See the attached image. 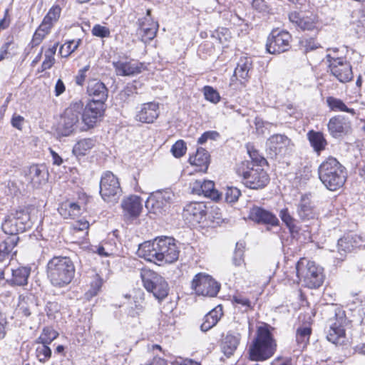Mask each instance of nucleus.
<instances>
[{"label": "nucleus", "mask_w": 365, "mask_h": 365, "mask_svg": "<svg viewBox=\"0 0 365 365\" xmlns=\"http://www.w3.org/2000/svg\"><path fill=\"white\" fill-rule=\"evenodd\" d=\"M180 250L174 238L161 236L153 241H146L140 245L138 255L147 261L159 265L173 263L178 260Z\"/></svg>", "instance_id": "1"}, {"label": "nucleus", "mask_w": 365, "mask_h": 365, "mask_svg": "<svg viewBox=\"0 0 365 365\" xmlns=\"http://www.w3.org/2000/svg\"><path fill=\"white\" fill-rule=\"evenodd\" d=\"M272 329V328L267 324L257 328L256 336L248 348L250 360L264 361L274 354L277 343L271 331Z\"/></svg>", "instance_id": "2"}, {"label": "nucleus", "mask_w": 365, "mask_h": 365, "mask_svg": "<svg viewBox=\"0 0 365 365\" xmlns=\"http://www.w3.org/2000/svg\"><path fill=\"white\" fill-rule=\"evenodd\" d=\"M75 266L71 258L63 256L52 257L46 265V274L51 284L57 288L68 286L75 275Z\"/></svg>", "instance_id": "3"}, {"label": "nucleus", "mask_w": 365, "mask_h": 365, "mask_svg": "<svg viewBox=\"0 0 365 365\" xmlns=\"http://www.w3.org/2000/svg\"><path fill=\"white\" fill-rule=\"evenodd\" d=\"M319 178L331 191L341 187L346 180V168L334 158L330 157L323 161L318 169Z\"/></svg>", "instance_id": "4"}, {"label": "nucleus", "mask_w": 365, "mask_h": 365, "mask_svg": "<svg viewBox=\"0 0 365 365\" xmlns=\"http://www.w3.org/2000/svg\"><path fill=\"white\" fill-rule=\"evenodd\" d=\"M235 171L241 182L250 189H262L269 182L267 172L260 166L253 165V163L241 162L237 165Z\"/></svg>", "instance_id": "5"}, {"label": "nucleus", "mask_w": 365, "mask_h": 365, "mask_svg": "<svg viewBox=\"0 0 365 365\" xmlns=\"http://www.w3.org/2000/svg\"><path fill=\"white\" fill-rule=\"evenodd\" d=\"M296 273L304 286L310 289L319 287L324 280V269L304 257L296 264Z\"/></svg>", "instance_id": "6"}, {"label": "nucleus", "mask_w": 365, "mask_h": 365, "mask_svg": "<svg viewBox=\"0 0 365 365\" xmlns=\"http://www.w3.org/2000/svg\"><path fill=\"white\" fill-rule=\"evenodd\" d=\"M83 110V103L81 100L72 101L70 106L64 110L58 124V133L62 136H68L76 130H80L82 123L81 113Z\"/></svg>", "instance_id": "7"}, {"label": "nucleus", "mask_w": 365, "mask_h": 365, "mask_svg": "<svg viewBox=\"0 0 365 365\" xmlns=\"http://www.w3.org/2000/svg\"><path fill=\"white\" fill-rule=\"evenodd\" d=\"M140 277L145 289L158 301L168 296V284L160 274L150 269H144L141 271Z\"/></svg>", "instance_id": "8"}, {"label": "nucleus", "mask_w": 365, "mask_h": 365, "mask_svg": "<svg viewBox=\"0 0 365 365\" xmlns=\"http://www.w3.org/2000/svg\"><path fill=\"white\" fill-rule=\"evenodd\" d=\"M32 226L30 215L24 210H16L5 217L1 224V228L4 233L11 235H16L19 232H24Z\"/></svg>", "instance_id": "9"}, {"label": "nucleus", "mask_w": 365, "mask_h": 365, "mask_svg": "<svg viewBox=\"0 0 365 365\" xmlns=\"http://www.w3.org/2000/svg\"><path fill=\"white\" fill-rule=\"evenodd\" d=\"M100 195L102 199L110 203H115L122 195L118 178L111 172H105L100 181Z\"/></svg>", "instance_id": "10"}, {"label": "nucleus", "mask_w": 365, "mask_h": 365, "mask_svg": "<svg viewBox=\"0 0 365 365\" xmlns=\"http://www.w3.org/2000/svg\"><path fill=\"white\" fill-rule=\"evenodd\" d=\"M293 148V143L284 135H273L267 141V152L272 158H282L289 155Z\"/></svg>", "instance_id": "11"}, {"label": "nucleus", "mask_w": 365, "mask_h": 365, "mask_svg": "<svg viewBox=\"0 0 365 365\" xmlns=\"http://www.w3.org/2000/svg\"><path fill=\"white\" fill-rule=\"evenodd\" d=\"M191 288L197 295L212 297L218 293L220 285L211 276L198 273L192 280Z\"/></svg>", "instance_id": "12"}, {"label": "nucleus", "mask_w": 365, "mask_h": 365, "mask_svg": "<svg viewBox=\"0 0 365 365\" xmlns=\"http://www.w3.org/2000/svg\"><path fill=\"white\" fill-rule=\"evenodd\" d=\"M291 35L285 31L273 30L268 36L266 48L269 53L277 54L287 51L290 48Z\"/></svg>", "instance_id": "13"}, {"label": "nucleus", "mask_w": 365, "mask_h": 365, "mask_svg": "<svg viewBox=\"0 0 365 365\" xmlns=\"http://www.w3.org/2000/svg\"><path fill=\"white\" fill-rule=\"evenodd\" d=\"M207 207L203 202H190L185 205L182 211L184 220L191 226L203 222L206 220Z\"/></svg>", "instance_id": "14"}, {"label": "nucleus", "mask_w": 365, "mask_h": 365, "mask_svg": "<svg viewBox=\"0 0 365 365\" xmlns=\"http://www.w3.org/2000/svg\"><path fill=\"white\" fill-rule=\"evenodd\" d=\"M105 110V105H98V103L90 102L81 113V120L83 125L80 130H86L93 128L98 119L103 116Z\"/></svg>", "instance_id": "15"}, {"label": "nucleus", "mask_w": 365, "mask_h": 365, "mask_svg": "<svg viewBox=\"0 0 365 365\" xmlns=\"http://www.w3.org/2000/svg\"><path fill=\"white\" fill-rule=\"evenodd\" d=\"M138 34L143 41L147 42L155 37L159 25L152 18L151 9H147L145 16L138 19Z\"/></svg>", "instance_id": "16"}, {"label": "nucleus", "mask_w": 365, "mask_h": 365, "mask_svg": "<svg viewBox=\"0 0 365 365\" xmlns=\"http://www.w3.org/2000/svg\"><path fill=\"white\" fill-rule=\"evenodd\" d=\"M25 181L32 188H38L45 184L48 178V173L43 164L32 165L25 170Z\"/></svg>", "instance_id": "17"}, {"label": "nucleus", "mask_w": 365, "mask_h": 365, "mask_svg": "<svg viewBox=\"0 0 365 365\" xmlns=\"http://www.w3.org/2000/svg\"><path fill=\"white\" fill-rule=\"evenodd\" d=\"M160 115L159 103L151 101L136 107L135 119L142 123H153Z\"/></svg>", "instance_id": "18"}, {"label": "nucleus", "mask_w": 365, "mask_h": 365, "mask_svg": "<svg viewBox=\"0 0 365 365\" xmlns=\"http://www.w3.org/2000/svg\"><path fill=\"white\" fill-rule=\"evenodd\" d=\"M346 319L344 314H336V319L329 325L327 332V339L329 341L336 345H341L345 342L346 333L344 327Z\"/></svg>", "instance_id": "19"}, {"label": "nucleus", "mask_w": 365, "mask_h": 365, "mask_svg": "<svg viewBox=\"0 0 365 365\" xmlns=\"http://www.w3.org/2000/svg\"><path fill=\"white\" fill-rule=\"evenodd\" d=\"M327 128L329 134L336 138L351 132V122L343 115H336L329 119Z\"/></svg>", "instance_id": "20"}, {"label": "nucleus", "mask_w": 365, "mask_h": 365, "mask_svg": "<svg viewBox=\"0 0 365 365\" xmlns=\"http://www.w3.org/2000/svg\"><path fill=\"white\" fill-rule=\"evenodd\" d=\"M249 218L257 224L272 227L279 225V220L274 213L259 206H253L250 208Z\"/></svg>", "instance_id": "21"}, {"label": "nucleus", "mask_w": 365, "mask_h": 365, "mask_svg": "<svg viewBox=\"0 0 365 365\" xmlns=\"http://www.w3.org/2000/svg\"><path fill=\"white\" fill-rule=\"evenodd\" d=\"M328 66L331 75L339 82L345 83L352 80V67L346 58L339 61L335 60L334 63Z\"/></svg>", "instance_id": "22"}, {"label": "nucleus", "mask_w": 365, "mask_h": 365, "mask_svg": "<svg viewBox=\"0 0 365 365\" xmlns=\"http://www.w3.org/2000/svg\"><path fill=\"white\" fill-rule=\"evenodd\" d=\"M87 94L91 98V102L105 105L108 96V90L106 85L97 79L90 80L87 86Z\"/></svg>", "instance_id": "23"}, {"label": "nucleus", "mask_w": 365, "mask_h": 365, "mask_svg": "<svg viewBox=\"0 0 365 365\" xmlns=\"http://www.w3.org/2000/svg\"><path fill=\"white\" fill-rule=\"evenodd\" d=\"M192 193L204 195L212 200H217L220 197V192L215 188V184L211 180H195L191 184Z\"/></svg>", "instance_id": "24"}, {"label": "nucleus", "mask_w": 365, "mask_h": 365, "mask_svg": "<svg viewBox=\"0 0 365 365\" xmlns=\"http://www.w3.org/2000/svg\"><path fill=\"white\" fill-rule=\"evenodd\" d=\"M117 76H131L142 72L143 64L136 61H117L112 63Z\"/></svg>", "instance_id": "25"}, {"label": "nucleus", "mask_w": 365, "mask_h": 365, "mask_svg": "<svg viewBox=\"0 0 365 365\" xmlns=\"http://www.w3.org/2000/svg\"><path fill=\"white\" fill-rule=\"evenodd\" d=\"M19 240V236H8L3 242L0 243V263L6 265L9 263L13 256L16 255V250H14Z\"/></svg>", "instance_id": "26"}, {"label": "nucleus", "mask_w": 365, "mask_h": 365, "mask_svg": "<svg viewBox=\"0 0 365 365\" xmlns=\"http://www.w3.org/2000/svg\"><path fill=\"white\" fill-rule=\"evenodd\" d=\"M297 211L298 216L303 221L309 220L317 217L316 207L311 200L310 195H302Z\"/></svg>", "instance_id": "27"}, {"label": "nucleus", "mask_w": 365, "mask_h": 365, "mask_svg": "<svg viewBox=\"0 0 365 365\" xmlns=\"http://www.w3.org/2000/svg\"><path fill=\"white\" fill-rule=\"evenodd\" d=\"M31 274V267L20 266L11 269V277L7 279L6 282L11 287H24L28 284L29 277Z\"/></svg>", "instance_id": "28"}, {"label": "nucleus", "mask_w": 365, "mask_h": 365, "mask_svg": "<svg viewBox=\"0 0 365 365\" xmlns=\"http://www.w3.org/2000/svg\"><path fill=\"white\" fill-rule=\"evenodd\" d=\"M241 340V334L235 331H229L223 337L221 349L224 354L230 357L236 351Z\"/></svg>", "instance_id": "29"}, {"label": "nucleus", "mask_w": 365, "mask_h": 365, "mask_svg": "<svg viewBox=\"0 0 365 365\" xmlns=\"http://www.w3.org/2000/svg\"><path fill=\"white\" fill-rule=\"evenodd\" d=\"M171 192L168 191L157 192L149 197L146 207H151L154 212H160L171 200Z\"/></svg>", "instance_id": "30"}, {"label": "nucleus", "mask_w": 365, "mask_h": 365, "mask_svg": "<svg viewBox=\"0 0 365 365\" xmlns=\"http://www.w3.org/2000/svg\"><path fill=\"white\" fill-rule=\"evenodd\" d=\"M121 207L125 215L136 218L142 210L140 198L135 195H131L122 201Z\"/></svg>", "instance_id": "31"}, {"label": "nucleus", "mask_w": 365, "mask_h": 365, "mask_svg": "<svg viewBox=\"0 0 365 365\" xmlns=\"http://www.w3.org/2000/svg\"><path fill=\"white\" fill-rule=\"evenodd\" d=\"M289 20L296 29L302 31H312L315 28V22L312 17L303 16L301 13L292 11L289 14Z\"/></svg>", "instance_id": "32"}, {"label": "nucleus", "mask_w": 365, "mask_h": 365, "mask_svg": "<svg viewBox=\"0 0 365 365\" xmlns=\"http://www.w3.org/2000/svg\"><path fill=\"white\" fill-rule=\"evenodd\" d=\"M189 162L191 165L198 168L196 169L197 171L205 173L210 163V155L205 149L199 148L197 149L196 153L190 157Z\"/></svg>", "instance_id": "33"}, {"label": "nucleus", "mask_w": 365, "mask_h": 365, "mask_svg": "<svg viewBox=\"0 0 365 365\" xmlns=\"http://www.w3.org/2000/svg\"><path fill=\"white\" fill-rule=\"evenodd\" d=\"M361 237L355 234H350L344 236L338 240V250L341 255V252L344 253L351 252L354 248L359 247Z\"/></svg>", "instance_id": "34"}, {"label": "nucleus", "mask_w": 365, "mask_h": 365, "mask_svg": "<svg viewBox=\"0 0 365 365\" xmlns=\"http://www.w3.org/2000/svg\"><path fill=\"white\" fill-rule=\"evenodd\" d=\"M222 316V307L218 306L207 313L203 319V322L200 326L202 331L205 332L217 324L221 317Z\"/></svg>", "instance_id": "35"}, {"label": "nucleus", "mask_w": 365, "mask_h": 365, "mask_svg": "<svg viewBox=\"0 0 365 365\" xmlns=\"http://www.w3.org/2000/svg\"><path fill=\"white\" fill-rule=\"evenodd\" d=\"M36 299L31 294L20 295L19 297L18 311L24 317H29L33 309L36 306Z\"/></svg>", "instance_id": "36"}, {"label": "nucleus", "mask_w": 365, "mask_h": 365, "mask_svg": "<svg viewBox=\"0 0 365 365\" xmlns=\"http://www.w3.org/2000/svg\"><path fill=\"white\" fill-rule=\"evenodd\" d=\"M326 103L331 111L346 112L351 114L352 116L357 115L356 110L349 108L340 98H337L334 96H329L326 98Z\"/></svg>", "instance_id": "37"}, {"label": "nucleus", "mask_w": 365, "mask_h": 365, "mask_svg": "<svg viewBox=\"0 0 365 365\" xmlns=\"http://www.w3.org/2000/svg\"><path fill=\"white\" fill-rule=\"evenodd\" d=\"M307 138L314 150L319 154L327 145V140L321 132L310 130L307 133Z\"/></svg>", "instance_id": "38"}, {"label": "nucleus", "mask_w": 365, "mask_h": 365, "mask_svg": "<svg viewBox=\"0 0 365 365\" xmlns=\"http://www.w3.org/2000/svg\"><path fill=\"white\" fill-rule=\"evenodd\" d=\"M96 140L94 138H83L78 140L73 146V153L78 156H84L96 145Z\"/></svg>", "instance_id": "39"}, {"label": "nucleus", "mask_w": 365, "mask_h": 365, "mask_svg": "<svg viewBox=\"0 0 365 365\" xmlns=\"http://www.w3.org/2000/svg\"><path fill=\"white\" fill-rule=\"evenodd\" d=\"M61 10L59 5H53L44 16L41 24L51 30L53 25L58 21Z\"/></svg>", "instance_id": "40"}, {"label": "nucleus", "mask_w": 365, "mask_h": 365, "mask_svg": "<svg viewBox=\"0 0 365 365\" xmlns=\"http://www.w3.org/2000/svg\"><path fill=\"white\" fill-rule=\"evenodd\" d=\"M252 66V62L249 58H241L237 63V67L235 69L234 75L237 78L242 80L246 79L248 76V73Z\"/></svg>", "instance_id": "41"}, {"label": "nucleus", "mask_w": 365, "mask_h": 365, "mask_svg": "<svg viewBox=\"0 0 365 365\" xmlns=\"http://www.w3.org/2000/svg\"><path fill=\"white\" fill-rule=\"evenodd\" d=\"M279 216L290 232H298L296 220L291 215L287 208H283L279 211Z\"/></svg>", "instance_id": "42"}, {"label": "nucleus", "mask_w": 365, "mask_h": 365, "mask_svg": "<svg viewBox=\"0 0 365 365\" xmlns=\"http://www.w3.org/2000/svg\"><path fill=\"white\" fill-rule=\"evenodd\" d=\"M58 336V333L51 327H46L43 329L41 335L37 338V344H50Z\"/></svg>", "instance_id": "43"}, {"label": "nucleus", "mask_w": 365, "mask_h": 365, "mask_svg": "<svg viewBox=\"0 0 365 365\" xmlns=\"http://www.w3.org/2000/svg\"><path fill=\"white\" fill-rule=\"evenodd\" d=\"M312 334L310 327H299L296 332V341L300 348H304L309 343V337Z\"/></svg>", "instance_id": "44"}, {"label": "nucleus", "mask_w": 365, "mask_h": 365, "mask_svg": "<svg viewBox=\"0 0 365 365\" xmlns=\"http://www.w3.org/2000/svg\"><path fill=\"white\" fill-rule=\"evenodd\" d=\"M80 206L77 203L71 202L68 205H65V207L61 206L58 209V212L64 218H74L80 214Z\"/></svg>", "instance_id": "45"}, {"label": "nucleus", "mask_w": 365, "mask_h": 365, "mask_svg": "<svg viewBox=\"0 0 365 365\" xmlns=\"http://www.w3.org/2000/svg\"><path fill=\"white\" fill-rule=\"evenodd\" d=\"M48 344H41L36 349V356L41 363H46L51 357L52 351Z\"/></svg>", "instance_id": "46"}, {"label": "nucleus", "mask_w": 365, "mask_h": 365, "mask_svg": "<svg viewBox=\"0 0 365 365\" xmlns=\"http://www.w3.org/2000/svg\"><path fill=\"white\" fill-rule=\"evenodd\" d=\"M81 43V40L78 41L72 40L66 43L64 45L61 46L59 50V53L62 57H68L73 52H74Z\"/></svg>", "instance_id": "47"}, {"label": "nucleus", "mask_w": 365, "mask_h": 365, "mask_svg": "<svg viewBox=\"0 0 365 365\" xmlns=\"http://www.w3.org/2000/svg\"><path fill=\"white\" fill-rule=\"evenodd\" d=\"M50 31L51 30L49 29L41 24L33 36L31 41L32 46H36L40 44L42 40L50 33Z\"/></svg>", "instance_id": "48"}, {"label": "nucleus", "mask_w": 365, "mask_h": 365, "mask_svg": "<svg viewBox=\"0 0 365 365\" xmlns=\"http://www.w3.org/2000/svg\"><path fill=\"white\" fill-rule=\"evenodd\" d=\"M248 153L251 158V161L245 160V162L253 163V165H255V166H260V168L267 163L266 159L253 147L248 148Z\"/></svg>", "instance_id": "49"}, {"label": "nucleus", "mask_w": 365, "mask_h": 365, "mask_svg": "<svg viewBox=\"0 0 365 365\" xmlns=\"http://www.w3.org/2000/svg\"><path fill=\"white\" fill-rule=\"evenodd\" d=\"M244 251L245 244L243 242H237L232 258V262L235 266L238 267L244 264Z\"/></svg>", "instance_id": "50"}, {"label": "nucleus", "mask_w": 365, "mask_h": 365, "mask_svg": "<svg viewBox=\"0 0 365 365\" xmlns=\"http://www.w3.org/2000/svg\"><path fill=\"white\" fill-rule=\"evenodd\" d=\"M203 93L205 98L212 103L216 104L220 101V96L219 93L212 86H205L203 88Z\"/></svg>", "instance_id": "51"}, {"label": "nucleus", "mask_w": 365, "mask_h": 365, "mask_svg": "<svg viewBox=\"0 0 365 365\" xmlns=\"http://www.w3.org/2000/svg\"><path fill=\"white\" fill-rule=\"evenodd\" d=\"M136 88L133 86H126L123 89L117 96V99L120 101L121 103H128L130 101L131 97L134 94H136Z\"/></svg>", "instance_id": "52"}, {"label": "nucleus", "mask_w": 365, "mask_h": 365, "mask_svg": "<svg viewBox=\"0 0 365 365\" xmlns=\"http://www.w3.org/2000/svg\"><path fill=\"white\" fill-rule=\"evenodd\" d=\"M240 195L241 192L238 188L235 187H227L225 190V198L226 202L233 203L237 201Z\"/></svg>", "instance_id": "53"}, {"label": "nucleus", "mask_w": 365, "mask_h": 365, "mask_svg": "<svg viewBox=\"0 0 365 365\" xmlns=\"http://www.w3.org/2000/svg\"><path fill=\"white\" fill-rule=\"evenodd\" d=\"M144 294L141 293L139 295V297H136L134 300L135 306L132 307V311L130 312V315L135 317V315H139L144 310Z\"/></svg>", "instance_id": "54"}, {"label": "nucleus", "mask_w": 365, "mask_h": 365, "mask_svg": "<svg viewBox=\"0 0 365 365\" xmlns=\"http://www.w3.org/2000/svg\"><path fill=\"white\" fill-rule=\"evenodd\" d=\"M187 148L182 140H178L171 148V152L175 158H180L185 154Z\"/></svg>", "instance_id": "55"}, {"label": "nucleus", "mask_w": 365, "mask_h": 365, "mask_svg": "<svg viewBox=\"0 0 365 365\" xmlns=\"http://www.w3.org/2000/svg\"><path fill=\"white\" fill-rule=\"evenodd\" d=\"M91 33L93 36L100 37V38H106L109 37L110 32L108 28L101 26L100 24H96L92 30Z\"/></svg>", "instance_id": "56"}, {"label": "nucleus", "mask_w": 365, "mask_h": 365, "mask_svg": "<svg viewBox=\"0 0 365 365\" xmlns=\"http://www.w3.org/2000/svg\"><path fill=\"white\" fill-rule=\"evenodd\" d=\"M103 284V280L98 276H96L91 283V289L88 290V294L91 297L96 296L100 291Z\"/></svg>", "instance_id": "57"}, {"label": "nucleus", "mask_w": 365, "mask_h": 365, "mask_svg": "<svg viewBox=\"0 0 365 365\" xmlns=\"http://www.w3.org/2000/svg\"><path fill=\"white\" fill-rule=\"evenodd\" d=\"M252 7L260 13L269 12V6L264 0H252Z\"/></svg>", "instance_id": "58"}, {"label": "nucleus", "mask_w": 365, "mask_h": 365, "mask_svg": "<svg viewBox=\"0 0 365 365\" xmlns=\"http://www.w3.org/2000/svg\"><path fill=\"white\" fill-rule=\"evenodd\" d=\"M329 53H327L326 56L329 65H331V63H334L335 60L339 61L346 58V57L339 56V49L337 48L329 49Z\"/></svg>", "instance_id": "59"}, {"label": "nucleus", "mask_w": 365, "mask_h": 365, "mask_svg": "<svg viewBox=\"0 0 365 365\" xmlns=\"http://www.w3.org/2000/svg\"><path fill=\"white\" fill-rule=\"evenodd\" d=\"M46 314L50 318H54L55 314L59 311V304L56 302H48L45 308Z\"/></svg>", "instance_id": "60"}, {"label": "nucleus", "mask_w": 365, "mask_h": 365, "mask_svg": "<svg viewBox=\"0 0 365 365\" xmlns=\"http://www.w3.org/2000/svg\"><path fill=\"white\" fill-rule=\"evenodd\" d=\"M89 68L90 66L87 65L78 71V73L76 76V83L77 85L83 86L86 77V73L88 71Z\"/></svg>", "instance_id": "61"}, {"label": "nucleus", "mask_w": 365, "mask_h": 365, "mask_svg": "<svg viewBox=\"0 0 365 365\" xmlns=\"http://www.w3.org/2000/svg\"><path fill=\"white\" fill-rule=\"evenodd\" d=\"M24 122V118L21 115L14 114L11 120V123L12 126L18 130H21L23 123Z\"/></svg>", "instance_id": "62"}, {"label": "nucleus", "mask_w": 365, "mask_h": 365, "mask_svg": "<svg viewBox=\"0 0 365 365\" xmlns=\"http://www.w3.org/2000/svg\"><path fill=\"white\" fill-rule=\"evenodd\" d=\"M55 63L54 57H50L48 55H45V59L43 61L41 66V71H44L50 69Z\"/></svg>", "instance_id": "63"}, {"label": "nucleus", "mask_w": 365, "mask_h": 365, "mask_svg": "<svg viewBox=\"0 0 365 365\" xmlns=\"http://www.w3.org/2000/svg\"><path fill=\"white\" fill-rule=\"evenodd\" d=\"M304 46L306 52L313 51L320 46L319 43L316 42L314 39L309 38L304 41Z\"/></svg>", "instance_id": "64"}]
</instances>
